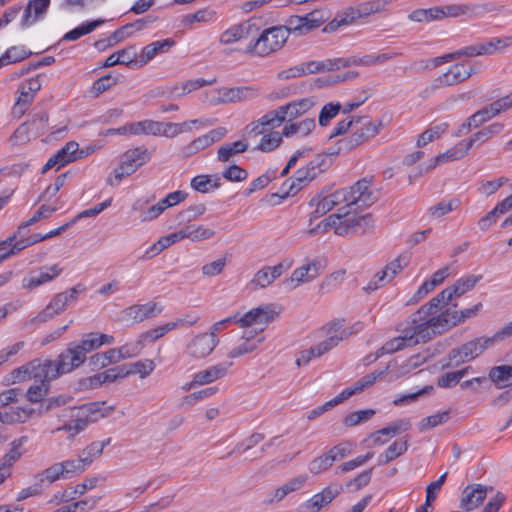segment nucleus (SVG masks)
<instances>
[{
	"instance_id": "f257e3e1",
	"label": "nucleus",
	"mask_w": 512,
	"mask_h": 512,
	"mask_svg": "<svg viewBox=\"0 0 512 512\" xmlns=\"http://www.w3.org/2000/svg\"><path fill=\"white\" fill-rule=\"evenodd\" d=\"M327 196L333 200L334 207L345 203L339 211L351 212H355L357 208L371 206L378 200V193L372 189V178L367 177L358 180L349 188L337 190Z\"/></svg>"
},
{
	"instance_id": "f03ea898",
	"label": "nucleus",
	"mask_w": 512,
	"mask_h": 512,
	"mask_svg": "<svg viewBox=\"0 0 512 512\" xmlns=\"http://www.w3.org/2000/svg\"><path fill=\"white\" fill-rule=\"evenodd\" d=\"M114 410L115 407L107 405L105 401L89 402L70 408L69 417L72 420V424H65L55 431L71 432L69 438H74L77 434L84 431L88 425L110 416Z\"/></svg>"
},
{
	"instance_id": "7ed1b4c3",
	"label": "nucleus",
	"mask_w": 512,
	"mask_h": 512,
	"mask_svg": "<svg viewBox=\"0 0 512 512\" xmlns=\"http://www.w3.org/2000/svg\"><path fill=\"white\" fill-rule=\"evenodd\" d=\"M289 37V31L284 26H272L252 36L244 50L246 54L260 57L268 56L281 49Z\"/></svg>"
},
{
	"instance_id": "20e7f679",
	"label": "nucleus",
	"mask_w": 512,
	"mask_h": 512,
	"mask_svg": "<svg viewBox=\"0 0 512 512\" xmlns=\"http://www.w3.org/2000/svg\"><path fill=\"white\" fill-rule=\"evenodd\" d=\"M355 124H361L354 132L337 142V151L330 152V155L351 151L363 143L376 137L385 127L382 120L371 121L368 117H356Z\"/></svg>"
},
{
	"instance_id": "39448f33",
	"label": "nucleus",
	"mask_w": 512,
	"mask_h": 512,
	"mask_svg": "<svg viewBox=\"0 0 512 512\" xmlns=\"http://www.w3.org/2000/svg\"><path fill=\"white\" fill-rule=\"evenodd\" d=\"M45 373L43 374L46 381L57 379L63 374H67L80 367L84 362L76 351L73 344H69L66 350L61 352L55 360H42Z\"/></svg>"
},
{
	"instance_id": "423d86ee",
	"label": "nucleus",
	"mask_w": 512,
	"mask_h": 512,
	"mask_svg": "<svg viewBox=\"0 0 512 512\" xmlns=\"http://www.w3.org/2000/svg\"><path fill=\"white\" fill-rule=\"evenodd\" d=\"M330 153L318 154L310 160L305 167L298 169L291 178V183L286 191L287 196L295 195L303 187L307 186L319 174L331 165Z\"/></svg>"
},
{
	"instance_id": "0eeeda50",
	"label": "nucleus",
	"mask_w": 512,
	"mask_h": 512,
	"mask_svg": "<svg viewBox=\"0 0 512 512\" xmlns=\"http://www.w3.org/2000/svg\"><path fill=\"white\" fill-rule=\"evenodd\" d=\"M445 315L441 313L436 317H430L429 319L413 321L411 322L405 331L408 336H411L410 343L414 345L420 342H427L436 334H441L443 331L448 329L446 324Z\"/></svg>"
},
{
	"instance_id": "6e6552de",
	"label": "nucleus",
	"mask_w": 512,
	"mask_h": 512,
	"mask_svg": "<svg viewBox=\"0 0 512 512\" xmlns=\"http://www.w3.org/2000/svg\"><path fill=\"white\" fill-rule=\"evenodd\" d=\"M85 290L84 285L77 284L66 291L56 294L47 306L32 319V322L41 324L53 319L55 316L65 311L72 302L77 300L78 295Z\"/></svg>"
},
{
	"instance_id": "1a4fd4ad",
	"label": "nucleus",
	"mask_w": 512,
	"mask_h": 512,
	"mask_svg": "<svg viewBox=\"0 0 512 512\" xmlns=\"http://www.w3.org/2000/svg\"><path fill=\"white\" fill-rule=\"evenodd\" d=\"M63 272L59 264L51 266H42L36 270H31L23 279L22 287L27 290H34L48 282L56 279Z\"/></svg>"
},
{
	"instance_id": "9d476101",
	"label": "nucleus",
	"mask_w": 512,
	"mask_h": 512,
	"mask_svg": "<svg viewBox=\"0 0 512 512\" xmlns=\"http://www.w3.org/2000/svg\"><path fill=\"white\" fill-rule=\"evenodd\" d=\"M227 134V129L224 127H217L210 130L208 133L201 135L191 141L189 144L181 147V155L184 158H189L198 152L208 148L213 143L220 141Z\"/></svg>"
},
{
	"instance_id": "9b49d317",
	"label": "nucleus",
	"mask_w": 512,
	"mask_h": 512,
	"mask_svg": "<svg viewBox=\"0 0 512 512\" xmlns=\"http://www.w3.org/2000/svg\"><path fill=\"white\" fill-rule=\"evenodd\" d=\"M344 320H334L329 322L324 329L326 330V334L328 335V338L324 341L318 343L317 345L313 346V348L316 351V355L321 357L328 351H330L332 348L336 347L340 341H342L346 336L347 333L345 330L342 329Z\"/></svg>"
},
{
	"instance_id": "f8f14e48",
	"label": "nucleus",
	"mask_w": 512,
	"mask_h": 512,
	"mask_svg": "<svg viewBox=\"0 0 512 512\" xmlns=\"http://www.w3.org/2000/svg\"><path fill=\"white\" fill-rule=\"evenodd\" d=\"M218 343V338L210 333H200L188 343L187 354L195 359L205 358L213 352Z\"/></svg>"
},
{
	"instance_id": "ddd939ff",
	"label": "nucleus",
	"mask_w": 512,
	"mask_h": 512,
	"mask_svg": "<svg viewBox=\"0 0 512 512\" xmlns=\"http://www.w3.org/2000/svg\"><path fill=\"white\" fill-rule=\"evenodd\" d=\"M259 27L255 19H249L224 31L220 36L222 44H232L242 39H248L256 35Z\"/></svg>"
},
{
	"instance_id": "4468645a",
	"label": "nucleus",
	"mask_w": 512,
	"mask_h": 512,
	"mask_svg": "<svg viewBox=\"0 0 512 512\" xmlns=\"http://www.w3.org/2000/svg\"><path fill=\"white\" fill-rule=\"evenodd\" d=\"M163 311V307L156 302L134 304L123 310L125 320L140 323L146 319L154 318Z\"/></svg>"
},
{
	"instance_id": "2eb2a0df",
	"label": "nucleus",
	"mask_w": 512,
	"mask_h": 512,
	"mask_svg": "<svg viewBox=\"0 0 512 512\" xmlns=\"http://www.w3.org/2000/svg\"><path fill=\"white\" fill-rule=\"evenodd\" d=\"M475 72L476 70L472 66L467 67L465 64L457 63L451 66L446 73L437 77L434 80V86L443 87L456 85L471 77Z\"/></svg>"
},
{
	"instance_id": "dca6fc26",
	"label": "nucleus",
	"mask_w": 512,
	"mask_h": 512,
	"mask_svg": "<svg viewBox=\"0 0 512 512\" xmlns=\"http://www.w3.org/2000/svg\"><path fill=\"white\" fill-rule=\"evenodd\" d=\"M314 105L315 100L313 98H303L278 107V109L274 110L279 116L278 124L284 122L286 118H288L289 121H292L293 119L302 116Z\"/></svg>"
},
{
	"instance_id": "f3484780",
	"label": "nucleus",
	"mask_w": 512,
	"mask_h": 512,
	"mask_svg": "<svg viewBox=\"0 0 512 512\" xmlns=\"http://www.w3.org/2000/svg\"><path fill=\"white\" fill-rule=\"evenodd\" d=\"M437 7L439 20L445 17H475L486 11L483 5L474 3L449 4Z\"/></svg>"
},
{
	"instance_id": "a211bd4d",
	"label": "nucleus",
	"mask_w": 512,
	"mask_h": 512,
	"mask_svg": "<svg viewBox=\"0 0 512 512\" xmlns=\"http://www.w3.org/2000/svg\"><path fill=\"white\" fill-rule=\"evenodd\" d=\"M273 319V311L266 305L253 308L242 316L238 314L237 324L242 328L251 327L253 325L265 326L273 321Z\"/></svg>"
},
{
	"instance_id": "6ab92c4d",
	"label": "nucleus",
	"mask_w": 512,
	"mask_h": 512,
	"mask_svg": "<svg viewBox=\"0 0 512 512\" xmlns=\"http://www.w3.org/2000/svg\"><path fill=\"white\" fill-rule=\"evenodd\" d=\"M289 266L290 263L285 265L283 262L275 266H264L254 274L250 285L253 286L254 289L266 288L279 278Z\"/></svg>"
},
{
	"instance_id": "aec40b11",
	"label": "nucleus",
	"mask_w": 512,
	"mask_h": 512,
	"mask_svg": "<svg viewBox=\"0 0 512 512\" xmlns=\"http://www.w3.org/2000/svg\"><path fill=\"white\" fill-rule=\"evenodd\" d=\"M50 1L51 0H29L24 8L20 26L27 28L42 19L48 11Z\"/></svg>"
},
{
	"instance_id": "412c9836",
	"label": "nucleus",
	"mask_w": 512,
	"mask_h": 512,
	"mask_svg": "<svg viewBox=\"0 0 512 512\" xmlns=\"http://www.w3.org/2000/svg\"><path fill=\"white\" fill-rule=\"evenodd\" d=\"M45 373L43 363L41 359H34L26 365H23L17 369H14L10 373V377L13 383L22 382L30 378L37 380L46 381L43 374Z\"/></svg>"
},
{
	"instance_id": "4be33fe9",
	"label": "nucleus",
	"mask_w": 512,
	"mask_h": 512,
	"mask_svg": "<svg viewBox=\"0 0 512 512\" xmlns=\"http://www.w3.org/2000/svg\"><path fill=\"white\" fill-rule=\"evenodd\" d=\"M487 487L481 484L469 485L462 492L460 508L466 511L476 509L486 498Z\"/></svg>"
},
{
	"instance_id": "5701e85b",
	"label": "nucleus",
	"mask_w": 512,
	"mask_h": 512,
	"mask_svg": "<svg viewBox=\"0 0 512 512\" xmlns=\"http://www.w3.org/2000/svg\"><path fill=\"white\" fill-rule=\"evenodd\" d=\"M40 75L30 78L22 83L19 88V96L16 100L15 105L23 112L33 102L36 93L41 89Z\"/></svg>"
},
{
	"instance_id": "b1692460",
	"label": "nucleus",
	"mask_w": 512,
	"mask_h": 512,
	"mask_svg": "<svg viewBox=\"0 0 512 512\" xmlns=\"http://www.w3.org/2000/svg\"><path fill=\"white\" fill-rule=\"evenodd\" d=\"M481 279L482 275L463 276L459 278L454 284L443 289L441 297L447 295L451 301L455 298H459L466 292L472 290Z\"/></svg>"
},
{
	"instance_id": "393cba45",
	"label": "nucleus",
	"mask_w": 512,
	"mask_h": 512,
	"mask_svg": "<svg viewBox=\"0 0 512 512\" xmlns=\"http://www.w3.org/2000/svg\"><path fill=\"white\" fill-rule=\"evenodd\" d=\"M175 44L176 42L173 39L167 38L144 46L139 54V67L146 65L157 55L168 52Z\"/></svg>"
},
{
	"instance_id": "a878e982",
	"label": "nucleus",
	"mask_w": 512,
	"mask_h": 512,
	"mask_svg": "<svg viewBox=\"0 0 512 512\" xmlns=\"http://www.w3.org/2000/svg\"><path fill=\"white\" fill-rule=\"evenodd\" d=\"M232 365V362H222L210 366L205 370H201L195 373V383H199V385H205L221 379L228 374V371Z\"/></svg>"
},
{
	"instance_id": "bb28decb",
	"label": "nucleus",
	"mask_w": 512,
	"mask_h": 512,
	"mask_svg": "<svg viewBox=\"0 0 512 512\" xmlns=\"http://www.w3.org/2000/svg\"><path fill=\"white\" fill-rule=\"evenodd\" d=\"M216 82V79L213 78L212 80H205L203 78L198 79H191L184 82L181 87L179 85L169 86L163 89L162 91H158L157 95L161 96H173L177 94L178 96L185 95L187 93H190L194 90H197L203 86L211 85Z\"/></svg>"
},
{
	"instance_id": "cd10ccee",
	"label": "nucleus",
	"mask_w": 512,
	"mask_h": 512,
	"mask_svg": "<svg viewBox=\"0 0 512 512\" xmlns=\"http://www.w3.org/2000/svg\"><path fill=\"white\" fill-rule=\"evenodd\" d=\"M118 379H123L120 366L109 368L103 372L94 374L84 379L83 385L85 388L95 389L100 387L104 383H111Z\"/></svg>"
},
{
	"instance_id": "c85d7f7f",
	"label": "nucleus",
	"mask_w": 512,
	"mask_h": 512,
	"mask_svg": "<svg viewBox=\"0 0 512 512\" xmlns=\"http://www.w3.org/2000/svg\"><path fill=\"white\" fill-rule=\"evenodd\" d=\"M321 264L318 260H313L297 269H295L288 281L296 282V285L304 282H310L320 274Z\"/></svg>"
},
{
	"instance_id": "c756f323",
	"label": "nucleus",
	"mask_w": 512,
	"mask_h": 512,
	"mask_svg": "<svg viewBox=\"0 0 512 512\" xmlns=\"http://www.w3.org/2000/svg\"><path fill=\"white\" fill-rule=\"evenodd\" d=\"M495 343V337L478 338L460 346L464 359L471 361Z\"/></svg>"
},
{
	"instance_id": "7c9ffc66",
	"label": "nucleus",
	"mask_w": 512,
	"mask_h": 512,
	"mask_svg": "<svg viewBox=\"0 0 512 512\" xmlns=\"http://www.w3.org/2000/svg\"><path fill=\"white\" fill-rule=\"evenodd\" d=\"M264 341V337L252 335L251 332H244L243 341L228 352L229 358H237L254 351L260 343Z\"/></svg>"
},
{
	"instance_id": "2f4dec72",
	"label": "nucleus",
	"mask_w": 512,
	"mask_h": 512,
	"mask_svg": "<svg viewBox=\"0 0 512 512\" xmlns=\"http://www.w3.org/2000/svg\"><path fill=\"white\" fill-rule=\"evenodd\" d=\"M279 116L278 114L272 110L263 115L260 119L257 121L251 122L248 124L245 128V132L247 135H254L258 136L264 133L265 127H276L279 126L278 124Z\"/></svg>"
},
{
	"instance_id": "473e14b6",
	"label": "nucleus",
	"mask_w": 512,
	"mask_h": 512,
	"mask_svg": "<svg viewBox=\"0 0 512 512\" xmlns=\"http://www.w3.org/2000/svg\"><path fill=\"white\" fill-rule=\"evenodd\" d=\"M27 436H22L18 439H15L11 443V449L1 458L0 460V470L10 472L11 468L15 462H17L22 456V452L20 448L27 441Z\"/></svg>"
},
{
	"instance_id": "72a5a7b5",
	"label": "nucleus",
	"mask_w": 512,
	"mask_h": 512,
	"mask_svg": "<svg viewBox=\"0 0 512 512\" xmlns=\"http://www.w3.org/2000/svg\"><path fill=\"white\" fill-rule=\"evenodd\" d=\"M123 379L133 375L139 374L140 378L148 377L155 369V363L153 360L144 359L139 360L129 365H120Z\"/></svg>"
},
{
	"instance_id": "f704fd0d",
	"label": "nucleus",
	"mask_w": 512,
	"mask_h": 512,
	"mask_svg": "<svg viewBox=\"0 0 512 512\" xmlns=\"http://www.w3.org/2000/svg\"><path fill=\"white\" fill-rule=\"evenodd\" d=\"M248 149L246 139L238 140L233 143H226L219 147L217 151V160L220 162H229L239 153H243Z\"/></svg>"
},
{
	"instance_id": "c9c22d12",
	"label": "nucleus",
	"mask_w": 512,
	"mask_h": 512,
	"mask_svg": "<svg viewBox=\"0 0 512 512\" xmlns=\"http://www.w3.org/2000/svg\"><path fill=\"white\" fill-rule=\"evenodd\" d=\"M481 308H482V304L477 303L473 307L466 308L461 311L446 310L445 312H443V315L446 316L445 319H446V324H447L448 328H451L460 323L465 322L466 319L476 316Z\"/></svg>"
},
{
	"instance_id": "e433bc0d",
	"label": "nucleus",
	"mask_w": 512,
	"mask_h": 512,
	"mask_svg": "<svg viewBox=\"0 0 512 512\" xmlns=\"http://www.w3.org/2000/svg\"><path fill=\"white\" fill-rule=\"evenodd\" d=\"M488 377L498 389L509 387L512 385V366H494L490 369Z\"/></svg>"
},
{
	"instance_id": "4c0bfd02",
	"label": "nucleus",
	"mask_w": 512,
	"mask_h": 512,
	"mask_svg": "<svg viewBox=\"0 0 512 512\" xmlns=\"http://www.w3.org/2000/svg\"><path fill=\"white\" fill-rule=\"evenodd\" d=\"M408 449V441L406 438L394 441L388 448L377 458L378 465H386L399 456L403 455Z\"/></svg>"
},
{
	"instance_id": "58836bf2",
	"label": "nucleus",
	"mask_w": 512,
	"mask_h": 512,
	"mask_svg": "<svg viewBox=\"0 0 512 512\" xmlns=\"http://www.w3.org/2000/svg\"><path fill=\"white\" fill-rule=\"evenodd\" d=\"M256 95V90L251 87H233L223 90L221 101L225 103L239 102L252 99Z\"/></svg>"
},
{
	"instance_id": "ea45409f",
	"label": "nucleus",
	"mask_w": 512,
	"mask_h": 512,
	"mask_svg": "<svg viewBox=\"0 0 512 512\" xmlns=\"http://www.w3.org/2000/svg\"><path fill=\"white\" fill-rule=\"evenodd\" d=\"M184 239H189L192 242L204 241L212 238L215 231L203 225L189 224L181 228Z\"/></svg>"
},
{
	"instance_id": "a19ab883",
	"label": "nucleus",
	"mask_w": 512,
	"mask_h": 512,
	"mask_svg": "<svg viewBox=\"0 0 512 512\" xmlns=\"http://www.w3.org/2000/svg\"><path fill=\"white\" fill-rule=\"evenodd\" d=\"M48 119V113L41 111L33 114L31 119L25 122V125L28 127L30 134L37 138L47 132Z\"/></svg>"
},
{
	"instance_id": "79ce46f5",
	"label": "nucleus",
	"mask_w": 512,
	"mask_h": 512,
	"mask_svg": "<svg viewBox=\"0 0 512 512\" xmlns=\"http://www.w3.org/2000/svg\"><path fill=\"white\" fill-rule=\"evenodd\" d=\"M103 23H105L104 19H96L93 21H88V22L82 23L78 27L67 32L63 36L62 41H76L79 38H81L82 36L93 32L96 28L101 26Z\"/></svg>"
},
{
	"instance_id": "37998d69",
	"label": "nucleus",
	"mask_w": 512,
	"mask_h": 512,
	"mask_svg": "<svg viewBox=\"0 0 512 512\" xmlns=\"http://www.w3.org/2000/svg\"><path fill=\"white\" fill-rule=\"evenodd\" d=\"M60 466L63 469L64 479H67L82 474L89 467V461L80 456L77 459L62 461Z\"/></svg>"
},
{
	"instance_id": "c03bdc74",
	"label": "nucleus",
	"mask_w": 512,
	"mask_h": 512,
	"mask_svg": "<svg viewBox=\"0 0 512 512\" xmlns=\"http://www.w3.org/2000/svg\"><path fill=\"white\" fill-rule=\"evenodd\" d=\"M31 51L25 46H12L8 48L0 57V68L9 64L17 63L27 59L31 55Z\"/></svg>"
},
{
	"instance_id": "a18cd8bd",
	"label": "nucleus",
	"mask_w": 512,
	"mask_h": 512,
	"mask_svg": "<svg viewBox=\"0 0 512 512\" xmlns=\"http://www.w3.org/2000/svg\"><path fill=\"white\" fill-rule=\"evenodd\" d=\"M159 121L146 119L130 123L129 134L131 135H159Z\"/></svg>"
},
{
	"instance_id": "49530a36",
	"label": "nucleus",
	"mask_w": 512,
	"mask_h": 512,
	"mask_svg": "<svg viewBox=\"0 0 512 512\" xmlns=\"http://www.w3.org/2000/svg\"><path fill=\"white\" fill-rule=\"evenodd\" d=\"M72 344L75 347L76 351L81 356V359L83 360V362L86 361V359H87L86 355L89 352L101 347V342H98V339H97V332L88 333L83 337V339L79 343H72Z\"/></svg>"
},
{
	"instance_id": "de8ad7c7",
	"label": "nucleus",
	"mask_w": 512,
	"mask_h": 512,
	"mask_svg": "<svg viewBox=\"0 0 512 512\" xmlns=\"http://www.w3.org/2000/svg\"><path fill=\"white\" fill-rule=\"evenodd\" d=\"M470 371H472V367L466 366L460 370L445 373L437 379V385L440 388H452L460 383L461 379Z\"/></svg>"
},
{
	"instance_id": "09e8293b",
	"label": "nucleus",
	"mask_w": 512,
	"mask_h": 512,
	"mask_svg": "<svg viewBox=\"0 0 512 512\" xmlns=\"http://www.w3.org/2000/svg\"><path fill=\"white\" fill-rule=\"evenodd\" d=\"M497 115L498 114L491 103L478 110L467 119V129L470 130L471 128H477Z\"/></svg>"
},
{
	"instance_id": "8fccbe9b",
	"label": "nucleus",
	"mask_w": 512,
	"mask_h": 512,
	"mask_svg": "<svg viewBox=\"0 0 512 512\" xmlns=\"http://www.w3.org/2000/svg\"><path fill=\"white\" fill-rule=\"evenodd\" d=\"M151 158L150 152L143 147H137L126 151L123 155V159L136 166V169L146 164Z\"/></svg>"
},
{
	"instance_id": "3c124183",
	"label": "nucleus",
	"mask_w": 512,
	"mask_h": 512,
	"mask_svg": "<svg viewBox=\"0 0 512 512\" xmlns=\"http://www.w3.org/2000/svg\"><path fill=\"white\" fill-rule=\"evenodd\" d=\"M410 339L411 336H408L404 329L403 334L401 336L393 338L392 340L386 342L382 346V348L380 349V355L391 354L403 348L412 347L413 344L410 343Z\"/></svg>"
},
{
	"instance_id": "603ef678",
	"label": "nucleus",
	"mask_w": 512,
	"mask_h": 512,
	"mask_svg": "<svg viewBox=\"0 0 512 512\" xmlns=\"http://www.w3.org/2000/svg\"><path fill=\"white\" fill-rule=\"evenodd\" d=\"M352 233H369L374 227V219L370 213L361 216H350Z\"/></svg>"
},
{
	"instance_id": "864d4df0",
	"label": "nucleus",
	"mask_w": 512,
	"mask_h": 512,
	"mask_svg": "<svg viewBox=\"0 0 512 512\" xmlns=\"http://www.w3.org/2000/svg\"><path fill=\"white\" fill-rule=\"evenodd\" d=\"M510 45H512V37L492 38L484 43H479V49L481 55H490Z\"/></svg>"
},
{
	"instance_id": "5fc2aeb1",
	"label": "nucleus",
	"mask_w": 512,
	"mask_h": 512,
	"mask_svg": "<svg viewBox=\"0 0 512 512\" xmlns=\"http://www.w3.org/2000/svg\"><path fill=\"white\" fill-rule=\"evenodd\" d=\"M468 152L464 148V146H460V142L453 148L447 150L444 153L437 155L434 158L433 164L429 168H435L438 164L454 161L463 158Z\"/></svg>"
},
{
	"instance_id": "6e6d98bb",
	"label": "nucleus",
	"mask_w": 512,
	"mask_h": 512,
	"mask_svg": "<svg viewBox=\"0 0 512 512\" xmlns=\"http://www.w3.org/2000/svg\"><path fill=\"white\" fill-rule=\"evenodd\" d=\"M329 19V13L323 9H316L304 15V21L306 23V27L308 33L312 30L319 28L322 24H324Z\"/></svg>"
},
{
	"instance_id": "4d7b16f0",
	"label": "nucleus",
	"mask_w": 512,
	"mask_h": 512,
	"mask_svg": "<svg viewBox=\"0 0 512 512\" xmlns=\"http://www.w3.org/2000/svg\"><path fill=\"white\" fill-rule=\"evenodd\" d=\"M448 129L447 123H441L438 125H435L427 130H425L418 138L417 140V146L423 147L427 145L428 143L434 141L435 139H438L442 134H444Z\"/></svg>"
},
{
	"instance_id": "13d9d810",
	"label": "nucleus",
	"mask_w": 512,
	"mask_h": 512,
	"mask_svg": "<svg viewBox=\"0 0 512 512\" xmlns=\"http://www.w3.org/2000/svg\"><path fill=\"white\" fill-rule=\"evenodd\" d=\"M117 82L118 78L116 76L110 74L104 75L93 82L89 93L92 97H98L100 94L116 85Z\"/></svg>"
},
{
	"instance_id": "bf43d9fd",
	"label": "nucleus",
	"mask_w": 512,
	"mask_h": 512,
	"mask_svg": "<svg viewBox=\"0 0 512 512\" xmlns=\"http://www.w3.org/2000/svg\"><path fill=\"white\" fill-rule=\"evenodd\" d=\"M460 206V201L456 198L450 201H440L438 204L431 206L428 209V214L433 218H440Z\"/></svg>"
},
{
	"instance_id": "052dcab7",
	"label": "nucleus",
	"mask_w": 512,
	"mask_h": 512,
	"mask_svg": "<svg viewBox=\"0 0 512 512\" xmlns=\"http://www.w3.org/2000/svg\"><path fill=\"white\" fill-rule=\"evenodd\" d=\"M339 61H340L339 59L336 61H333L330 59H328L326 61H308L302 65L303 70H304V75L318 73V72H322V71L334 70L335 68L339 67L337 65V62H339Z\"/></svg>"
},
{
	"instance_id": "680f3d73",
	"label": "nucleus",
	"mask_w": 512,
	"mask_h": 512,
	"mask_svg": "<svg viewBox=\"0 0 512 512\" xmlns=\"http://www.w3.org/2000/svg\"><path fill=\"white\" fill-rule=\"evenodd\" d=\"M333 463L334 462L332 461L328 452H325L309 462L308 470L313 475H319L327 471L333 465Z\"/></svg>"
},
{
	"instance_id": "e2e57ef3",
	"label": "nucleus",
	"mask_w": 512,
	"mask_h": 512,
	"mask_svg": "<svg viewBox=\"0 0 512 512\" xmlns=\"http://www.w3.org/2000/svg\"><path fill=\"white\" fill-rule=\"evenodd\" d=\"M385 373H386V371L369 373V374L365 375L364 377H362L361 379H359L357 382H355L351 387H348L347 389L349 391H351V396H353L357 393H360L365 388H368L371 385H373L375 383V381L378 378L384 376Z\"/></svg>"
},
{
	"instance_id": "0e129e2a",
	"label": "nucleus",
	"mask_w": 512,
	"mask_h": 512,
	"mask_svg": "<svg viewBox=\"0 0 512 512\" xmlns=\"http://www.w3.org/2000/svg\"><path fill=\"white\" fill-rule=\"evenodd\" d=\"M385 373H386V371L369 373V374L365 375L364 377H362L361 379H359L357 382H355L351 387H348L347 389L349 391H351V396H353L357 393H360L365 388H368L371 385H373L375 383V381L378 378L384 376Z\"/></svg>"
},
{
	"instance_id": "69168bd1",
	"label": "nucleus",
	"mask_w": 512,
	"mask_h": 512,
	"mask_svg": "<svg viewBox=\"0 0 512 512\" xmlns=\"http://www.w3.org/2000/svg\"><path fill=\"white\" fill-rule=\"evenodd\" d=\"M116 55L120 65H126L130 68L139 67V55L135 46H128L124 49L116 51Z\"/></svg>"
},
{
	"instance_id": "338daca9",
	"label": "nucleus",
	"mask_w": 512,
	"mask_h": 512,
	"mask_svg": "<svg viewBox=\"0 0 512 512\" xmlns=\"http://www.w3.org/2000/svg\"><path fill=\"white\" fill-rule=\"evenodd\" d=\"M79 145L74 141L68 142L63 148H61L56 154L60 158L61 165H66L70 162L81 158V155H78Z\"/></svg>"
},
{
	"instance_id": "774afa93",
	"label": "nucleus",
	"mask_w": 512,
	"mask_h": 512,
	"mask_svg": "<svg viewBox=\"0 0 512 512\" xmlns=\"http://www.w3.org/2000/svg\"><path fill=\"white\" fill-rule=\"evenodd\" d=\"M411 260V254L409 252H404L400 254L397 258L389 262L385 268L389 272L390 279H394L395 276L400 273L405 267L408 266Z\"/></svg>"
}]
</instances>
